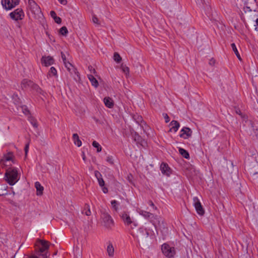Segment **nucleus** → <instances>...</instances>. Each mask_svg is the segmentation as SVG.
Masks as SVG:
<instances>
[{
  "label": "nucleus",
  "instance_id": "41",
  "mask_svg": "<svg viewBox=\"0 0 258 258\" xmlns=\"http://www.w3.org/2000/svg\"><path fill=\"white\" fill-rule=\"evenodd\" d=\"M163 115L165 119V122L166 123L168 122L169 121V117L168 115L166 113H163Z\"/></svg>",
  "mask_w": 258,
  "mask_h": 258
},
{
  "label": "nucleus",
  "instance_id": "38",
  "mask_svg": "<svg viewBox=\"0 0 258 258\" xmlns=\"http://www.w3.org/2000/svg\"><path fill=\"white\" fill-rule=\"evenodd\" d=\"M106 161L111 164L113 163V159L112 156H108L107 157Z\"/></svg>",
  "mask_w": 258,
  "mask_h": 258
},
{
  "label": "nucleus",
  "instance_id": "24",
  "mask_svg": "<svg viewBox=\"0 0 258 258\" xmlns=\"http://www.w3.org/2000/svg\"><path fill=\"white\" fill-rule=\"evenodd\" d=\"M22 87L27 88L32 87L33 85V82L26 79L23 80L22 82Z\"/></svg>",
  "mask_w": 258,
  "mask_h": 258
},
{
  "label": "nucleus",
  "instance_id": "8",
  "mask_svg": "<svg viewBox=\"0 0 258 258\" xmlns=\"http://www.w3.org/2000/svg\"><path fill=\"white\" fill-rule=\"evenodd\" d=\"M19 3V0H1V4L4 9L11 10Z\"/></svg>",
  "mask_w": 258,
  "mask_h": 258
},
{
  "label": "nucleus",
  "instance_id": "48",
  "mask_svg": "<svg viewBox=\"0 0 258 258\" xmlns=\"http://www.w3.org/2000/svg\"><path fill=\"white\" fill-rule=\"evenodd\" d=\"M236 113L237 114H239V115H241V116L243 117V116H242V114H241V111H240V110H239V109L236 110Z\"/></svg>",
  "mask_w": 258,
  "mask_h": 258
},
{
  "label": "nucleus",
  "instance_id": "50",
  "mask_svg": "<svg viewBox=\"0 0 258 258\" xmlns=\"http://www.w3.org/2000/svg\"><path fill=\"white\" fill-rule=\"evenodd\" d=\"M83 159L85 161V155L83 153Z\"/></svg>",
  "mask_w": 258,
  "mask_h": 258
},
{
  "label": "nucleus",
  "instance_id": "30",
  "mask_svg": "<svg viewBox=\"0 0 258 258\" xmlns=\"http://www.w3.org/2000/svg\"><path fill=\"white\" fill-rule=\"evenodd\" d=\"M92 145L94 148L97 149V151L100 152L101 151L102 148L98 143L96 141H93Z\"/></svg>",
  "mask_w": 258,
  "mask_h": 258
},
{
  "label": "nucleus",
  "instance_id": "21",
  "mask_svg": "<svg viewBox=\"0 0 258 258\" xmlns=\"http://www.w3.org/2000/svg\"><path fill=\"white\" fill-rule=\"evenodd\" d=\"M197 5L203 9H206L208 4L206 0H195Z\"/></svg>",
  "mask_w": 258,
  "mask_h": 258
},
{
  "label": "nucleus",
  "instance_id": "10",
  "mask_svg": "<svg viewBox=\"0 0 258 258\" xmlns=\"http://www.w3.org/2000/svg\"><path fill=\"white\" fill-rule=\"evenodd\" d=\"M24 16V13L21 9H17L10 14L11 18L15 21L22 20Z\"/></svg>",
  "mask_w": 258,
  "mask_h": 258
},
{
  "label": "nucleus",
  "instance_id": "31",
  "mask_svg": "<svg viewBox=\"0 0 258 258\" xmlns=\"http://www.w3.org/2000/svg\"><path fill=\"white\" fill-rule=\"evenodd\" d=\"M111 204L112 207L116 211H118V203L115 200H113L111 202Z\"/></svg>",
  "mask_w": 258,
  "mask_h": 258
},
{
  "label": "nucleus",
  "instance_id": "29",
  "mask_svg": "<svg viewBox=\"0 0 258 258\" xmlns=\"http://www.w3.org/2000/svg\"><path fill=\"white\" fill-rule=\"evenodd\" d=\"M17 110L18 112L21 110L24 114H28L29 113V110L27 109L25 106H20L17 108Z\"/></svg>",
  "mask_w": 258,
  "mask_h": 258
},
{
  "label": "nucleus",
  "instance_id": "39",
  "mask_svg": "<svg viewBox=\"0 0 258 258\" xmlns=\"http://www.w3.org/2000/svg\"><path fill=\"white\" fill-rule=\"evenodd\" d=\"M88 69L90 72V74H95L96 73V71L95 70V69L91 66H89L88 67Z\"/></svg>",
  "mask_w": 258,
  "mask_h": 258
},
{
  "label": "nucleus",
  "instance_id": "34",
  "mask_svg": "<svg viewBox=\"0 0 258 258\" xmlns=\"http://www.w3.org/2000/svg\"><path fill=\"white\" fill-rule=\"evenodd\" d=\"M121 70H122V72L126 76L129 75V68L127 67L122 64L121 66Z\"/></svg>",
  "mask_w": 258,
  "mask_h": 258
},
{
  "label": "nucleus",
  "instance_id": "5",
  "mask_svg": "<svg viewBox=\"0 0 258 258\" xmlns=\"http://www.w3.org/2000/svg\"><path fill=\"white\" fill-rule=\"evenodd\" d=\"M38 245L39 248V252H40V254L39 255L41 256H42V258H47L48 255L47 254V252H45L49 248V242L47 241L43 240H38Z\"/></svg>",
  "mask_w": 258,
  "mask_h": 258
},
{
  "label": "nucleus",
  "instance_id": "19",
  "mask_svg": "<svg viewBox=\"0 0 258 258\" xmlns=\"http://www.w3.org/2000/svg\"><path fill=\"white\" fill-rule=\"evenodd\" d=\"M88 78L90 81L91 82L92 86H94L95 88L97 87L98 85V83L96 79L94 77V76L92 74H88Z\"/></svg>",
  "mask_w": 258,
  "mask_h": 258
},
{
  "label": "nucleus",
  "instance_id": "15",
  "mask_svg": "<svg viewBox=\"0 0 258 258\" xmlns=\"http://www.w3.org/2000/svg\"><path fill=\"white\" fill-rule=\"evenodd\" d=\"M160 169L162 173L167 176H169L171 173L170 168L166 163H162L160 166Z\"/></svg>",
  "mask_w": 258,
  "mask_h": 258
},
{
  "label": "nucleus",
  "instance_id": "37",
  "mask_svg": "<svg viewBox=\"0 0 258 258\" xmlns=\"http://www.w3.org/2000/svg\"><path fill=\"white\" fill-rule=\"evenodd\" d=\"M135 119L136 120L137 122H138L139 124H140V125L143 126L142 118L141 116H138L137 118H135Z\"/></svg>",
  "mask_w": 258,
  "mask_h": 258
},
{
  "label": "nucleus",
  "instance_id": "44",
  "mask_svg": "<svg viewBox=\"0 0 258 258\" xmlns=\"http://www.w3.org/2000/svg\"><path fill=\"white\" fill-rule=\"evenodd\" d=\"M28 149H29V144H27L26 145L25 148V152L26 155L27 154V152L28 151Z\"/></svg>",
  "mask_w": 258,
  "mask_h": 258
},
{
  "label": "nucleus",
  "instance_id": "49",
  "mask_svg": "<svg viewBox=\"0 0 258 258\" xmlns=\"http://www.w3.org/2000/svg\"><path fill=\"white\" fill-rule=\"evenodd\" d=\"M247 123H248V125H250L251 127H254L253 123L250 121H247Z\"/></svg>",
  "mask_w": 258,
  "mask_h": 258
},
{
  "label": "nucleus",
  "instance_id": "47",
  "mask_svg": "<svg viewBox=\"0 0 258 258\" xmlns=\"http://www.w3.org/2000/svg\"><path fill=\"white\" fill-rule=\"evenodd\" d=\"M215 62V61L214 59H211L210 60L209 63L211 65H214Z\"/></svg>",
  "mask_w": 258,
  "mask_h": 258
},
{
  "label": "nucleus",
  "instance_id": "46",
  "mask_svg": "<svg viewBox=\"0 0 258 258\" xmlns=\"http://www.w3.org/2000/svg\"><path fill=\"white\" fill-rule=\"evenodd\" d=\"M31 123H32V125H33L34 127H37V123H36V121L35 120L32 121Z\"/></svg>",
  "mask_w": 258,
  "mask_h": 258
},
{
  "label": "nucleus",
  "instance_id": "4",
  "mask_svg": "<svg viewBox=\"0 0 258 258\" xmlns=\"http://www.w3.org/2000/svg\"><path fill=\"white\" fill-rule=\"evenodd\" d=\"M138 237L142 241H144L148 239L149 237L152 238L154 235V231L147 228H141L138 230Z\"/></svg>",
  "mask_w": 258,
  "mask_h": 258
},
{
  "label": "nucleus",
  "instance_id": "3",
  "mask_svg": "<svg viewBox=\"0 0 258 258\" xmlns=\"http://www.w3.org/2000/svg\"><path fill=\"white\" fill-rule=\"evenodd\" d=\"M138 212L144 218L150 219V222L154 225L155 227H156V223L160 222V218L157 215H154L150 212L141 209L138 210Z\"/></svg>",
  "mask_w": 258,
  "mask_h": 258
},
{
  "label": "nucleus",
  "instance_id": "23",
  "mask_svg": "<svg viewBox=\"0 0 258 258\" xmlns=\"http://www.w3.org/2000/svg\"><path fill=\"white\" fill-rule=\"evenodd\" d=\"M73 139L75 144L77 145L78 147H80L82 145V142L79 139L77 134H74L73 135Z\"/></svg>",
  "mask_w": 258,
  "mask_h": 258
},
{
  "label": "nucleus",
  "instance_id": "7",
  "mask_svg": "<svg viewBox=\"0 0 258 258\" xmlns=\"http://www.w3.org/2000/svg\"><path fill=\"white\" fill-rule=\"evenodd\" d=\"M102 225L106 228L110 229L114 226V221L111 217L107 213L102 214Z\"/></svg>",
  "mask_w": 258,
  "mask_h": 258
},
{
  "label": "nucleus",
  "instance_id": "1",
  "mask_svg": "<svg viewBox=\"0 0 258 258\" xmlns=\"http://www.w3.org/2000/svg\"><path fill=\"white\" fill-rule=\"evenodd\" d=\"M28 10L29 12H31L33 17L41 21L43 19V14L41 12L39 6L33 0H28Z\"/></svg>",
  "mask_w": 258,
  "mask_h": 258
},
{
  "label": "nucleus",
  "instance_id": "32",
  "mask_svg": "<svg viewBox=\"0 0 258 258\" xmlns=\"http://www.w3.org/2000/svg\"><path fill=\"white\" fill-rule=\"evenodd\" d=\"M113 59L114 61L119 63L121 60V57L117 52H115L113 55Z\"/></svg>",
  "mask_w": 258,
  "mask_h": 258
},
{
  "label": "nucleus",
  "instance_id": "13",
  "mask_svg": "<svg viewBox=\"0 0 258 258\" xmlns=\"http://www.w3.org/2000/svg\"><path fill=\"white\" fill-rule=\"evenodd\" d=\"M181 133V134L180 135V137L185 139L190 137L192 134L191 130L189 128L186 127H184L182 128Z\"/></svg>",
  "mask_w": 258,
  "mask_h": 258
},
{
  "label": "nucleus",
  "instance_id": "25",
  "mask_svg": "<svg viewBox=\"0 0 258 258\" xmlns=\"http://www.w3.org/2000/svg\"><path fill=\"white\" fill-rule=\"evenodd\" d=\"M50 16L52 18H53L55 22L57 24H60L61 23V19L57 17L56 15V13L54 11L50 12Z\"/></svg>",
  "mask_w": 258,
  "mask_h": 258
},
{
  "label": "nucleus",
  "instance_id": "9",
  "mask_svg": "<svg viewBox=\"0 0 258 258\" xmlns=\"http://www.w3.org/2000/svg\"><path fill=\"white\" fill-rule=\"evenodd\" d=\"M121 218L124 224L128 226H130L132 228H133L132 225L134 227H137L138 226L137 223L133 221L130 215L126 213H122Z\"/></svg>",
  "mask_w": 258,
  "mask_h": 258
},
{
  "label": "nucleus",
  "instance_id": "51",
  "mask_svg": "<svg viewBox=\"0 0 258 258\" xmlns=\"http://www.w3.org/2000/svg\"><path fill=\"white\" fill-rule=\"evenodd\" d=\"M256 25L258 26V19H257L256 20Z\"/></svg>",
  "mask_w": 258,
  "mask_h": 258
},
{
  "label": "nucleus",
  "instance_id": "40",
  "mask_svg": "<svg viewBox=\"0 0 258 258\" xmlns=\"http://www.w3.org/2000/svg\"><path fill=\"white\" fill-rule=\"evenodd\" d=\"M92 21L95 24H99L98 18L95 16H93Z\"/></svg>",
  "mask_w": 258,
  "mask_h": 258
},
{
  "label": "nucleus",
  "instance_id": "6",
  "mask_svg": "<svg viewBox=\"0 0 258 258\" xmlns=\"http://www.w3.org/2000/svg\"><path fill=\"white\" fill-rule=\"evenodd\" d=\"M161 249L163 254L169 258L173 257L176 253L175 248L167 243L162 245Z\"/></svg>",
  "mask_w": 258,
  "mask_h": 258
},
{
  "label": "nucleus",
  "instance_id": "28",
  "mask_svg": "<svg viewBox=\"0 0 258 258\" xmlns=\"http://www.w3.org/2000/svg\"><path fill=\"white\" fill-rule=\"evenodd\" d=\"M231 47L232 48V50H233V51L234 52L235 54H236V56L237 57V58L239 59V60H241V57L240 56V54L237 50V49L236 47V45L234 43H232L231 44Z\"/></svg>",
  "mask_w": 258,
  "mask_h": 258
},
{
  "label": "nucleus",
  "instance_id": "43",
  "mask_svg": "<svg viewBox=\"0 0 258 258\" xmlns=\"http://www.w3.org/2000/svg\"><path fill=\"white\" fill-rule=\"evenodd\" d=\"M149 204L151 206H152L154 209H155V210L157 209V207L155 206L154 204H153V203L152 201H149Z\"/></svg>",
  "mask_w": 258,
  "mask_h": 258
},
{
  "label": "nucleus",
  "instance_id": "27",
  "mask_svg": "<svg viewBox=\"0 0 258 258\" xmlns=\"http://www.w3.org/2000/svg\"><path fill=\"white\" fill-rule=\"evenodd\" d=\"M48 76L50 77L52 76L57 77V71L54 67H52L50 68L48 74Z\"/></svg>",
  "mask_w": 258,
  "mask_h": 258
},
{
  "label": "nucleus",
  "instance_id": "54",
  "mask_svg": "<svg viewBox=\"0 0 258 258\" xmlns=\"http://www.w3.org/2000/svg\"><path fill=\"white\" fill-rule=\"evenodd\" d=\"M46 34H47L48 36H49V35H48V33H47V32H46Z\"/></svg>",
  "mask_w": 258,
  "mask_h": 258
},
{
  "label": "nucleus",
  "instance_id": "11",
  "mask_svg": "<svg viewBox=\"0 0 258 258\" xmlns=\"http://www.w3.org/2000/svg\"><path fill=\"white\" fill-rule=\"evenodd\" d=\"M94 174L96 178L97 179L99 185L101 187L103 192L105 194L108 192V189L107 187L104 186V181L102 178V175L98 171H95Z\"/></svg>",
  "mask_w": 258,
  "mask_h": 258
},
{
  "label": "nucleus",
  "instance_id": "14",
  "mask_svg": "<svg viewBox=\"0 0 258 258\" xmlns=\"http://www.w3.org/2000/svg\"><path fill=\"white\" fill-rule=\"evenodd\" d=\"M41 62L45 66L48 67L53 63L54 60L53 58L50 56H43L41 59Z\"/></svg>",
  "mask_w": 258,
  "mask_h": 258
},
{
  "label": "nucleus",
  "instance_id": "33",
  "mask_svg": "<svg viewBox=\"0 0 258 258\" xmlns=\"http://www.w3.org/2000/svg\"><path fill=\"white\" fill-rule=\"evenodd\" d=\"M59 33L61 35L66 36L68 33V31L67 27L65 26L61 27L59 30Z\"/></svg>",
  "mask_w": 258,
  "mask_h": 258
},
{
  "label": "nucleus",
  "instance_id": "45",
  "mask_svg": "<svg viewBox=\"0 0 258 258\" xmlns=\"http://www.w3.org/2000/svg\"><path fill=\"white\" fill-rule=\"evenodd\" d=\"M61 58L63 60V62L64 63V61H66V59L65 55L62 53H61Z\"/></svg>",
  "mask_w": 258,
  "mask_h": 258
},
{
  "label": "nucleus",
  "instance_id": "16",
  "mask_svg": "<svg viewBox=\"0 0 258 258\" xmlns=\"http://www.w3.org/2000/svg\"><path fill=\"white\" fill-rule=\"evenodd\" d=\"M107 244V246L106 251L108 255L110 257H112L114 256V248L113 245L112 243L110 241L108 242Z\"/></svg>",
  "mask_w": 258,
  "mask_h": 258
},
{
  "label": "nucleus",
  "instance_id": "17",
  "mask_svg": "<svg viewBox=\"0 0 258 258\" xmlns=\"http://www.w3.org/2000/svg\"><path fill=\"white\" fill-rule=\"evenodd\" d=\"M169 126H170V132H176L178 130L180 124L176 120H172L170 123Z\"/></svg>",
  "mask_w": 258,
  "mask_h": 258
},
{
  "label": "nucleus",
  "instance_id": "26",
  "mask_svg": "<svg viewBox=\"0 0 258 258\" xmlns=\"http://www.w3.org/2000/svg\"><path fill=\"white\" fill-rule=\"evenodd\" d=\"M179 153L185 158L188 159L189 158V155L187 151L184 150V149L179 148Z\"/></svg>",
  "mask_w": 258,
  "mask_h": 258
},
{
  "label": "nucleus",
  "instance_id": "35",
  "mask_svg": "<svg viewBox=\"0 0 258 258\" xmlns=\"http://www.w3.org/2000/svg\"><path fill=\"white\" fill-rule=\"evenodd\" d=\"M13 100H14V103L16 105H18L20 103V99L17 95H14L13 96Z\"/></svg>",
  "mask_w": 258,
  "mask_h": 258
},
{
  "label": "nucleus",
  "instance_id": "36",
  "mask_svg": "<svg viewBox=\"0 0 258 258\" xmlns=\"http://www.w3.org/2000/svg\"><path fill=\"white\" fill-rule=\"evenodd\" d=\"M86 208L87 210L84 209V210L83 211L82 213H83V214H85L86 215H87V216H89V215H90V214H91V211H90V209H89V206H88V205H87V206H86Z\"/></svg>",
  "mask_w": 258,
  "mask_h": 258
},
{
  "label": "nucleus",
  "instance_id": "52",
  "mask_svg": "<svg viewBox=\"0 0 258 258\" xmlns=\"http://www.w3.org/2000/svg\"><path fill=\"white\" fill-rule=\"evenodd\" d=\"M11 160V158L10 157H8L7 158V160L9 161V160Z\"/></svg>",
  "mask_w": 258,
  "mask_h": 258
},
{
  "label": "nucleus",
  "instance_id": "22",
  "mask_svg": "<svg viewBox=\"0 0 258 258\" xmlns=\"http://www.w3.org/2000/svg\"><path fill=\"white\" fill-rule=\"evenodd\" d=\"M35 186L37 189V195L40 196L42 194L43 190V187L41 185L39 182H36L35 183Z\"/></svg>",
  "mask_w": 258,
  "mask_h": 258
},
{
  "label": "nucleus",
  "instance_id": "53",
  "mask_svg": "<svg viewBox=\"0 0 258 258\" xmlns=\"http://www.w3.org/2000/svg\"><path fill=\"white\" fill-rule=\"evenodd\" d=\"M253 2H255V0H252Z\"/></svg>",
  "mask_w": 258,
  "mask_h": 258
},
{
  "label": "nucleus",
  "instance_id": "18",
  "mask_svg": "<svg viewBox=\"0 0 258 258\" xmlns=\"http://www.w3.org/2000/svg\"><path fill=\"white\" fill-rule=\"evenodd\" d=\"M103 102L105 106L108 108H112L114 105L113 101L112 99L110 97H105L103 99Z\"/></svg>",
  "mask_w": 258,
  "mask_h": 258
},
{
  "label": "nucleus",
  "instance_id": "2",
  "mask_svg": "<svg viewBox=\"0 0 258 258\" xmlns=\"http://www.w3.org/2000/svg\"><path fill=\"white\" fill-rule=\"evenodd\" d=\"M5 179L9 184L14 185L19 179L17 169L15 168L8 169L5 173Z\"/></svg>",
  "mask_w": 258,
  "mask_h": 258
},
{
  "label": "nucleus",
  "instance_id": "42",
  "mask_svg": "<svg viewBox=\"0 0 258 258\" xmlns=\"http://www.w3.org/2000/svg\"><path fill=\"white\" fill-rule=\"evenodd\" d=\"M58 2L62 5H66L67 3V0H58Z\"/></svg>",
  "mask_w": 258,
  "mask_h": 258
},
{
  "label": "nucleus",
  "instance_id": "20",
  "mask_svg": "<svg viewBox=\"0 0 258 258\" xmlns=\"http://www.w3.org/2000/svg\"><path fill=\"white\" fill-rule=\"evenodd\" d=\"M65 67L67 68V70L71 73L74 72L77 76H78V73L76 72V70L73 68V66L69 62L64 61Z\"/></svg>",
  "mask_w": 258,
  "mask_h": 258
},
{
  "label": "nucleus",
  "instance_id": "12",
  "mask_svg": "<svg viewBox=\"0 0 258 258\" xmlns=\"http://www.w3.org/2000/svg\"><path fill=\"white\" fill-rule=\"evenodd\" d=\"M193 204L197 212L200 215H203L204 214V210L203 208L200 200L197 197L193 198Z\"/></svg>",
  "mask_w": 258,
  "mask_h": 258
}]
</instances>
